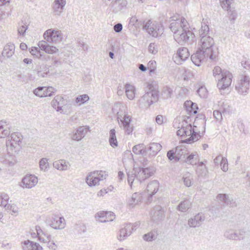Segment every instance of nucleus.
I'll list each match as a JSON object with an SVG mask.
<instances>
[{
  "label": "nucleus",
  "mask_w": 250,
  "mask_h": 250,
  "mask_svg": "<svg viewBox=\"0 0 250 250\" xmlns=\"http://www.w3.org/2000/svg\"><path fill=\"white\" fill-rule=\"evenodd\" d=\"M125 109V106L120 107V111L117 113V118L120 127L124 129L127 134H130L133 130V127L131 125V118L123 111Z\"/></svg>",
  "instance_id": "39448f33"
},
{
  "label": "nucleus",
  "mask_w": 250,
  "mask_h": 250,
  "mask_svg": "<svg viewBox=\"0 0 250 250\" xmlns=\"http://www.w3.org/2000/svg\"><path fill=\"white\" fill-rule=\"evenodd\" d=\"M66 0H54L53 11L55 15L60 16L63 12L66 5Z\"/></svg>",
  "instance_id": "5701e85b"
},
{
  "label": "nucleus",
  "mask_w": 250,
  "mask_h": 250,
  "mask_svg": "<svg viewBox=\"0 0 250 250\" xmlns=\"http://www.w3.org/2000/svg\"><path fill=\"white\" fill-rule=\"evenodd\" d=\"M191 207V202L189 200L186 199L181 201L177 207V210L185 212Z\"/></svg>",
  "instance_id": "f704fd0d"
},
{
  "label": "nucleus",
  "mask_w": 250,
  "mask_h": 250,
  "mask_svg": "<svg viewBox=\"0 0 250 250\" xmlns=\"http://www.w3.org/2000/svg\"><path fill=\"white\" fill-rule=\"evenodd\" d=\"M157 231L154 230L143 235V239L146 241H152L157 238Z\"/></svg>",
  "instance_id": "a18cd8bd"
},
{
  "label": "nucleus",
  "mask_w": 250,
  "mask_h": 250,
  "mask_svg": "<svg viewBox=\"0 0 250 250\" xmlns=\"http://www.w3.org/2000/svg\"><path fill=\"white\" fill-rule=\"evenodd\" d=\"M209 30L208 25H202L201 28L199 30L200 42L199 44L200 45V48L199 49L207 54V58L212 61H215L218 53V48L214 46V42L213 38L208 35Z\"/></svg>",
  "instance_id": "f257e3e1"
},
{
  "label": "nucleus",
  "mask_w": 250,
  "mask_h": 250,
  "mask_svg": "<svg viewBox=\"0 0 250 250\" xmlns=\"http://www.w3.org/2000/svg\"><path fill=\"white\" fill-rule=\"evenodd\" d=\"M131 223L126 224L123 228L119 230L117 236L118 240L120 241H122L126 239L127 237L131 234Z\"/></svg>",
  "instance_id": "cd10ccee"
},
{
  "label": "nucleus",
  "mask_w": 250,
  "mask_h": 250,
  "mask_svg": "<svg viewBox=\"0 0 250 250\" xmlns=\"http://www.w3.org/2000/svg\"><path fill=\"white\" fill-rule=\"evenodd\" d=\"M159 188V183L157 180H153L148 184L146 190L148 193V199L150 200L152 196L158 191Z\"/></svg>",
  "instance_id": "a878e982"
},
{
  "label": "nucleus",
  "mask_w": 250,
  "mask_h": 250,
  "mask_svg": "<svg viewBox=\"0 0 250 250\" xmlns=\"http://www.w3.org/2000/svg\"><path fill=\"white\" fill-rule=\"evenodd\" d=\"M205 220V216L202 213H199L193 218H190L188 221V224L190 227L195 228L200 226Z\"/></svg>",
  "instance_id": "412c9836"
},
{
  "label": "nucleus",
  "mask_w": 250,
  "mask_h": 250,
  "mask_svg": "<svg viewBox=\"0 0 250 250\" xmlns=\"http://www.w3.org/2000/svg\"><path fill=\"white\" fill-rule=\"evenodd\" d=\"M9 200V197L7 194L4 192L0 193V206L4 207Z\"/></svg>",
  "instance_id": "864d4df0"
},
{
  "label": "nucleus",
  "mask_w": 250,
  "mask_h": 250,
  "mask_svg": "<svg viewBox=\"0 0 250 250\" xmlns=\"http://www.w3.org/2000/svg\"><path fill=\"white\" fill-rule=\"evenodd\" d=\"M250 77L247 74L242 75L240 80L235 85V90L239 94L245 96L248 93L250 88Z\"/></svg>",
  "instance_id": "6e6552de"
},
{
  "label": "nucleus",
  "mask_w": 250,
  "mask_h": 250,
  "mask_svg": "<svg viewBox=\"0 0 250 250\" xmlns=\"http://www.w3.org/2000/svg\"><path fill=\"white\" fill-rule=\"evenodd\" d=\"M222 112L218 110H215L213 111V117L217 121L220 122L222 120Z\"/></svg>",
  "instance_id": "e2e57ef3"
},
{
  "label": "nucleus",
  "mask_w": 250,
  "mask_h": 250,
  "mask_svg": "<svg viewBox=\"0 0 250 250\" xmlns=\"http://www.w3.org/2000/svg\"><path fill=\"white\" fill-rule=\"evenodd\" d=\"M47 238L48 240L47 244L48 248L52 250H56L57 246L53 241H50L51 236L50 235H47Z\"/></svg>",
  "instance_id": "338daca9"
},
{
  "label": "nucleus",
  "mask_w": 250,
  "mask_h": 250,
  "mask_svg": "<svg viewBox=\"0 0 250 250\" xmlns=\"http://www.w3.org/2000/svg\"><path fill=\"white\" fill-rule=\"evenodd\" d=\"M176 154V162L179 161L182 155H184L187 151L186 148L182 146H178L174 149Z\"/></svg>",
  "instance_id": "79ce46f5"
},
{
  "label": "nucleus",
  "mask_w": 250,
  "mask_h": 250,
  "mask_svg": "<svg viewBox=\"0 0 250 250\" xmlns=\"http://www.w3.org/2000/svg\"><path fill=\"white\" fill-rule=\"evenodd\" d=\"M62 100V97L59 96H56L54 99L51 102L52 106L57 110V108L58 107L59 104H58L59 101Z\"/></svg>",
  "instance_id": "052dcab7"
},
{
  "label": "nucleus",
  "mask_w": 250,
  "mask_h": 250,
  "mask_svg": "<svg viewBox=\"0 0 250 250\" xmlns=\"http://www.w3.org/2000/svg\"><path fill=\"white\" fill-rule=\"evenodd\" d=\"M205 117L204 115L198 114L194 122V124H196V122L198 119L201 120V124L204 125V130L203 131L202 134L205 132L206 121L205 120Z\"/></svg>",
  "instance_id": "4d7b16f0"
},
{
  "label": "nucleus",
  "mask_w": 250,
  "mask_h": 250,
  "mask_svg": "<svg viewBox=\"0 0 250 250\" xmlns=\"http://www.w3.org/2000/svg\"><path fill=\"white\" fill-rule=\"evenodd\" d=\"M115 214L111 211H102L96 214V217L99 218V221L102 223L110 222L115 219Z\"/></svg>",
  "instance_id": "aec40b11"
},
{
  "label": "nucleus",
  "mask_w": 250,
  "mask_h": 250,
  "mask_svg": "<svg viewBox=\"0 0 250 250\" xmlns=\"http://www.w3.org/2000/svg\"><path fill=\"white\" fill-rule=\"evenodd\" d=\"M147 159H144L143 167L139 168V171L137 174L133 170L126 172L128 183L131 188L132 187L134 182L135 183L136 182L142 183L146 179L153 175L155 172V167L152 166H147Z\"/></svg>",
  "instance_id": "7ed1b4c3"
},
{
  "label": "nucleus",
  "mask_w": 250,
  "mask_h": 250,
  "mask_svg": "<svg viewBox=\"0 0 250 250\" xmlns=\"http://www.w3.org/2000/svg\"><path fill=\"white\" fill-rule=\"evenodd\" d=\"M199 156L197 152L190 154L186 159V162L192 165H197L200 162Z\"/></svg>",
  "instance_id": "473e14b6"
},
{
  "label": "nucleus",
  "mask_w": 250,
  "mask_h": 250,
  "mask_svg": "<svg viewBox=\"0 0 250 250\" xmlns=\"http://www.w3.org/2000/svg\"><path fill=\"white\" fill-rule=\"evenodd\" d=\"M220 166L221 167L222 170L223 171L226 172L228 170V164L227 158L225 157L222 158L221 161L220 162Z\"/></svg>",
  "instance_id": "bf43d9fd"
},
{
  "label": "nucleus",
  "mask_w": 250,
  "mask_h": 250,
  "mask_svg": "<svg viewBox=\"0 0 250 250\" xmlns=\"http://www.w3.org/2000/svg\"><path fill=\"white\" fill-rule=\"evenodd\" d=\"M38 183V178L34 175H27L22 180L21 183L23 187L31 188L34 187Z\"/></svg>",
  "instance_id": "f3484780"
},
{
  "label": "nucleus",
  "mask_w": 250,
  "mask_h": 250,
  "mask_svg": "<svg viewBox=\"0 0 250 250\" xmlns=\"http://www.w3.org/2000/svg\"><path fill=\"white\" fill-rule=\"evenodd\" d=\"M97 172L93 171L89 173L86 176L85 182L89 187L95 186L99 184Z\"/></svg>",
  "instance_id": "c85d7f7f"
},
{
  "label": "nucleus",
  "mask_w": 250,
  "mask_h": 250,
  "mask_svg": "<svg viewBox=\"0 0 250 250\" xmlns=\"http://www.w3.org/2000/svg\"><path fill=\"white\" fill-rule=\"evenodd\" d=\"M159 97V91H146L145 94L142 97L141 101L144 102L148 104L149 106L153 103L156 102Z\"/></svg>",
  "instance_id": "ddd939ff"
},
{
  "label": "nucleus",
  "mask_w": 250,
  "mask_h": 250,
  "mask_svg": "<svg viewBox=\"0 0 250 250\" xmlns=\"http://www.w3.org/2000/svg\"><path fill=\"white\" fill-rule=\"evenodd\" d=\"M15 45L13 43H9L6 44L2 52L1 55L9 58L13 56L15 52Z\"/></svg>",
  "instance_id": "2f4dec72"
},
{
  "label": "nucleus",
  "mask_w": 250,
  "mask_h": 250,
  "mask_svg": "<svg viewBox=\"0 0 250 250\" xmlns=\"http://www.w3.org/2000/svg\"><path fill=\"white\" fill-rule=\"evenodd\" d=\"M142 27L143 29L145 30L148 34L155 38L161 36L164 32L163 25L158 21H153L151 20L146 21H144Z\"/></svg>",
  "instance_id": "423d86ee"
},
{
  "label": "nucleus",
  "mask_w": 250,
  "mask_h": 250,
  "mask_svg": "<svg viewBox=\"0 0 250 250\" xmlns=\"http://www.w3.org/2000/svg\"><path fill=\"white\" fill-rule=\"evenodd\" d=\"M169 21L171 23L169 28L174 34L182 29L183 27L188 24L186 19L183 17H180L179 15L170 17Z\"/></svg>",
  "instance_id": "1a4fd4ad"
},
{
  "label": "nucleus",
  "mask_w": 250,
  "mask_h": 250,
  "mask_svg": "<svg viewBox=\"0 0 250 250\" xmlns=\"http://www.w3.org/2000/svg\"><path fill=\"white\" fill-rule=\"evenodd\" d=\"M89 100V97L87 94L79 95L76 98L75 102L79 105L84 104Z\"/></svg>",
  "instance_id": "de8ad7c7"
},
{
  "label": "nucleus",
  "mask_w": 250,
  "mask_h": 250,
  "mask_svg": "<svg viewBox=\"0 0 250 250\" xmlns=\"http://www.w3.org/2000/svg\"><path fill=\"white\" fill-rule=\"evenodd\" d=\"M184 107L187 114L189 115V117L191 115H195L197 113V104L191 101H186L184 104Z\"/></svg>",
  "instance_id": "393cba45"
},
{
  "label": "nucleus",
  "mask_w": 250,
  "mask_h": 250,
  "mask_svg": "<svg viewBox=\"0 0 250 250\" xmlns=\"http://www.w3.org/2000/svg\"><path fill=\"white\" fill-rule=\"evenodd\" d=\"M224 236L230 240H237V239H243V237L242 238L239 237L238 236V232L235 231L234 230L231 229H229L226 230L224 233Z\"/></svg>",
  "instance_id": "c9c22d12"
},
{
  "label": "nucleus",
  "mask_w": 250,
  "mask_h": 250,
  "mask_svg": "<svg viewBox=\"0 0 250 250\" xmlns=\"http://www.w3.org/2000/svg\"><path fill=\"white\" fill-rule=\"evenodd\" d=\"M217 198L227 205L233 206L235 204L234 201L232 199L230 200L226 194H219L217 195Z\"/></svg>",
  "instance_id": "ea45409f"
},
{
  "label": "nucleus",
  "mask_w": 250,
  "mask_h": 250,
  "mask_svg": "<svg viewBox=\"0 0 250 250\" xmlns=\"http://www.w3.org/2000/svg\"><path fill=\"white\" fill-rule=\"evenodd\" d=\"M40 50H42L40 47L39 49L37 47L35 46L32 47L29 49L30 53L35 57L44 61H47L49 59V56L46 54V53L42 52Z\"/></svg>",
  "instance_id": "b1692460"
},
{
  "label": "nucleus",
  "mask_w": 250,
  "mask_h": 250,
  "mask_svg": "<svg viewBox=\"0 0 250 250\" xmlns=\"http://www.w3.org/2000/svg\"><path fill=\"white\" fill-rule=\"evenodd\" d=\"M165 208L159 205L155 206L150 213L151 219L156 222L163 220L165 217Z\"/></svg>",
  "instance_id": "f8f14e48"
},
{
  "label": "nucleus",
  "mask_w": 250,
  "mask_h": 250,
  "mask_svg": "<svg viewBox=\"0 0 250 250\" xmlns=\"http://www.w3.org/2000/svg\"><path fill=\"white\" fill-rule=\"evenodd\" d=\"M53 166L56 169L61 170H66L68 168L67 165L65 164V162L62 160L54 162Z\"/></svg>",
  "instance_id": "49530a36"
},
{
  "label": "nucleus",
  "mask_w": 250,
  "mask_h": 250,
  "mask_svg": "<svg viewBox=\"0 0 250 250\" xmlns=\"http://www.w3.org/2000/svg\"><path fill=\"white\" fill-rule=\"evenodd\" d=\"M148 49L150 53L156 54L158 52V45L155 42H151L149 44Z\"/></svg>",
  "instance_id": "6e6d98bb"
},
{
  "label": "nucleus",
  "mask_w": 250,
  "mask_h": 250,
  "mask_svg": "<svg viewBox=\"0 0 250 250\" xmlns=\"http://www.w3.org/2000/svg\"><path fill=\"white\" fill-rule=\"evenodd\" d=\"M48 159L46 158H42L40 160L39 165L40 167L42 170L45 171L47 170V168L49 167Z\"/></svg>",
  "instance_id": "3c124183"
},
{
  "label": "nucleus",
  "mask_w": 250,
  "mask_h": 250,
  "mask_svg": "<svg viewBox=\"0 0 250 250\" xmlns=\"http://www.w3.org/2000/svg\"><path fill=\"white\" fill-rule=\"evenodd\" d=\"M33 93L40 97H51L54 93V88L51 86H39L34 90Z\"/></svg>",
  "instance_id": "4468645a"
},
{
  "label": "nucleus",
  "mask_w": 250,
  "mask_h": 250,
  "mask_svg": "<svg viewBox=\"0 0 250 250\" xmlns=\"http://www.w3.org/2000/svg\"><path fill=\"white\" fill-rule=\"evenodd\" d=\"M127 3L126 0H116L113 3V6L117 11H119L125 7Z\"/></svg>",
  "instance_id": "37998d69"
},
{
  "label": "nucleus",
  "mask_w": 250,
  "mask_h": 250,
  "mask_svg": "<svg viewBox=\"0 0 250 250\" xmlns=\"http://www.w3.org/2000/svg\"><path fill=\"white\" fill-rule=\"evenodd\" d=\"M21 24H21L18 28V34L20 35L23 36L28 29V26L26 25V24L23 23V21H22Z\"/></svg>",
  "instance_id": "13d9d810"
},
{
  "label": "nucleus",
  "mask_w": 250,
  "mask_h": 250,
  "mask_svg": "<svg viewBox=\"0 0 250 250\" xmlns=\"http://www.w3.org/2000/svg\"><path fill=\"white\" fill-rule=\"evenodd\" d=\"M49 72L48 66L46 64H42L40 66L38 70V75L42 77H45Z\"/></svg>",
  "instance_id": "c03bdc74"
},
{
  "label": "nucleus",
  "mask_w": 250,
  "mask_h": 250,
  "mask_svg": "<svg viewBox=\"0 0 250 250\" xmlns=\"http://www.w3.org/2000/svg\"><path fill=\"white\" fill-rule=\"evenodd\" d=\"M222 109L223 114H229L232 112V107L230 106L227 103L223 102L221 105Z\"/></svg>",
  "instance_id": "603ef678"
},
{
  "label": "nucleus",
  "mask_w": 250,
  "mask_h": 250,
  "mask_svg": "<svg viewBox=\"0 0 250 250\" xmlns=\"http://www.w3.org/2000/svg\"><path fill=\"white\" fill-rule=\"evenodd\" d=\"M132 151L135 154H140L146 156V150L144 144H140L134 146L132 148Z\"/></svg>",
  "instance_id": "4c0bfd02"
},
{
  "label": "nucleus",
  "mask_w": 250,
  "mask_h": 250,
  "mask_svg": "<svg viewBox=\"0 0 250 250\" xmlns=\"http://www.w3.org/2000/svg\"><path fill=\"white\" fill-rule=\"evenodd\" d=\"M212 73L215 79H218L217 86L221 94L228 93L232 82V74L227 70H222L218 66L214 67Z\"/></svg>",
  "instance_id": "20e7f679"
},
{
  "label": "nucleus",
  "mask_w": 250,
  "mask_h": 250,
  "mask_svg": "<svg viewBox=\"0 0 250 250\" xmlns=\"http://www.w3.org/2000/svg\"><path fill=\"white\" fill-rule=\"evenodd\" d=\"M89 130L88 126H80L75 131L73 132L71 138L74 141H81L84 137L85 133Z\"/></svg>",
  "instance_id": "a211bd4d"
},
{
  "label": "nucleus",
  "mask_w": 250,
  "mask_h": 250,
  "mask_svg": "<svg viewBox=\"0 0 250 250\" xmlns=\"http://www.w3.org/2000/svg\"><path fill=\"white\" fill-rule=\"evenodd\" d=\"M189 56V52L186 47H180L178 50L175 56L174 57V62L178 64H180L185 61Z\"/></svg>",
  "instance_id": "2eb2a0df"
},
{
  "label": "nucleus",
  "mask_w": 250,
  "mask_h": 250,
  "mask_svg": "<svg viewBox=\"0 0 250 250\" xmlns=\"http://www.w3.org/2000/svg\"><path fill=\"white\" fill-rule=\"evenodd\" d=\"M167 157L170 161L174 160L176 161V154L174 149L169 150L167 152Z\"/></svg>",
  "instance_id": "0e129e2a"
},
{
  "label": "nucleus",
  "mask_w": 250,
  "mask_h": 250,
  "mask_svg": "<svg viewBox=\"0 0 250 250\" xmlns=\"http://www.w3.org/2000/svg\"><path fill=\"white\" fill-rule=\"evenodd\" d=\"M4 208H5L6 210L12 211V212L15 213H17L18 211V208L15 205L8 204V202L4 205Z\"/></svg>",
  "instance_id": "680f3d73"
},
{
  "label": "nucleus",
  "mask_w": 250,
  "mask_h": 250,
  "mask_svg": "<svg viewBox=\"0 0 250 250\" xmlns=\"http://www.w3.org/2000/svg\"><path fill=\"white\" fill-rule=\"evenodd\" d=\"M173 90L171 88L168 86H165L164 87L162 92V95L163 98L167 99L168 98H171Z\"/></svg>",
  "instance_id": "09e8293b"
},
{
  "label": "nucleus",
  "mask_w": 250,
  "mask_h": 250,
  "mask_svg": "<svg viewBox=\"0 0 250 250\" xmlns=\"http://www.w3.org/2000/svg\"><path fill=\"white\" fill-rule=\"evenodd\" d=\"M22 140V136L21 133L19 132H13L11 135V140L6 141V146L15 147V145H18L20 146Z\"/></svg>",
  "instance_id": "4be33fe9"
},
{
  "label": "nucleus",
  "mask_w": 250,
  "mask_h": 250,
  "mask_svg": "<svg viewBox=\"0 0 250 250\" xmlns=\"http://www.w3.org/2000/svg\"><path fill=\"white\" fill-rule=\"evenodd\" d=\"M95 172H97V175L98 177V180H99V182L101 180H103L105 179L106 174L105 171H103L102 170L100 171H95Z\"/></svg>",
  "instance_id": "774afa93"
},
{
  "label": "nucleus",
  "mask_w": 250,
  "mask_h": 250,
  "mask_svg": "<svg viewBox=\"0 0 250 250\" xmlns=\"http://www.w3.org/2000/svg\"><path fill=\"white\" fill-rule=\"evenodd\" d=\"M197 93L202 98H206L208 96V91L204 86H200L197 90Z\"/></svg>",
  "instance_id": "5fc2aeb1"
},
{
  "label": "nucleus",
  "mask_w": 250,
  "mask_h": 250,
  "mask_svg": "<svg viewBox=\"0 0 250 250\" xmlns=\"http://www.w3.org/2000/svg\"><path fill=\"white\" fill-rule=\"evenodd\" d=\"M228 11L227 16L223 19V25L230 32L234 31V22L237 17V12L230 8Z\"/></svg>",
  "instance_id": "9b49d317"
},
{
  "label": "nucleus",
  "mask_w": 250,
  "mask_h": 250,
  "mask_svg": "<svg viewBox=\"0 0 250 250\" xmlns=\"http://www.w3.org/2000/svg\"><path fill=\"white\" fill-rule=\"evenodd\" d=\"M162 148L161 144L158 143H150L147 146H145L146 156L149 158L155 156Z\"/></svg>",
  "instance_id": "dca6fc26"
},
{
  "label": "nucleus",
  "mask_w": 250,
  "mask_h": 250,
  "mask_svg": "<svg viewBox=\"0 0 250 250\" xmlns=\"http://www.w3.org/2000/svg\"><path fill=\"white\" fill-rule=\"evenodd\" d=\"M135 87L130 84H126L125 85V92L127 98L129 100H133L135 97Z\"/></svg>",
  "instance_id": "a19ab883"
},
{
  "label": "nucleus",
  "mask_w": 250,
  "mask_h": 250,
  "mask_svg": "<svg viewBox=\"0 0 250 250\" xmlns=\"http://www.w3.org/2000/svg\"><path fill=\"white\" fill-rule=\"evenodd\" d=\"M113 187L111 186L107 188H103L101 189L97 193L98 196H102L107 193L109 191H111Z\"/></svg>",
  "instance_id": "69168bd1"
},
{
  "label": "nucleus",
  "mask_w": 250,
  "mask_h": 250,
  "mask_svg": "<svg viewBox=\"0 0 250 250\" xmlns=\"http://www.w3.org/2000/svg\"><path fill=\"white\" fill-rule=\"evenodd\" d=\"M206 58H207V54H205L203 51L198 49L195 53L191 56L190 59L196 66H199Z\"/></svg>",
  "instance_id": "6ab92c4d"
},
{
  "label": "nucleus",
  "mask_w": 250,
  "mask_h": 250,
  "mask_svg": "<svg viewBox=\"0 0 250 250\" xmlns=\"http://www.w3.org/2000/svg\"><path fill=\"white\" fill-rule=\"evenodd\" d=\"M234 0H219L221 7L224 10H229L231 7V4Z\"/></svg>",
  "instance_id": "8fccbe9b"
},
{
  "label": "nucleus",
  "mask_w": 250,
  "mask_h": 250,
  "mask_svg": "<svg viewBox=\"0 0 250 250\" xmlns=\"http://www.w3.org/2000/svg\"><path fill=\"white\" fill-rule=\"evenodd\" d=\"M109 143L110 145L113 148L118 146V141L116 136V131L112 128L109 131Z\"/></svg>",
  "instance_id": "58836bf2"
},
{
  "label": "nucleus",
  "mask_w": 250,
  "mask_h": 250,
  "mask_svg": "<svg viewBox=\"0 0 250 250\" xmlns=\"http://www.w3.org/2000/svg\"><path fill=\"white\" fill-rule=\"evenodd\" d=\"M23 250H42V247L38 243L29 240L22 242Z\"/></svg>",
  "instance_id": "bb28decb"
},
{
  "label": "nucleus",
  "mask_w": 250,
  "mask_h": 250,
  "mask_svg": "<svg viewBox=\"0 0 250 250\" xmlns=\"http://www.w3.org/2000/svg\"><path fill=\"white\" fill-rule=\"evenodd\" d=\"M86 227L83 223L79 222L74 226L73 231L75 235H81L86 231Z\"/></svg>",
  "instance_id": "e433bc0d"
},
{
  "label": "nucleus",
  "mask_w": 250,
  "mask_h": 250,
  "mask_svg": "<svg viewBox=\"0 0 250 250\" xmlns=\"http://www.w3.org/2000/svg\"><path fill=\"white\" fill-rule=\"evenodd\" d=\"M43 37L46 41L42 40L38 43L39 47L42 51L48 54H53L58 51L56 47L50 45L48 42L57 43L62 40V37L60 31L52 29H48L44 32Z\"/></svg>",
  "instance_id": "f03ea898"
},
{
  "label": "nucleus",
  "mask_w": 250,
  "mask_h": 250,
  "mask_svg": "<svg viewBox=\"0 0 250 250\" xmlns=\"http://www.w3.org/2000/svg\"><path fill=\"white\" fill-rule=\"evenodd\" d=\"M65 220L63 217H59L58 219H53L50 226L55 229H62L65 227Z\"/></svg>",
  "instance_id": "c756f323"
},
{
  "label": "nucleus",
  "mask_w": 250,
  "mask_h": 250,
  "mask_svg": "<svg viewBox=\"0 0 250 250\" xmlns=\"http://www.w3.org/2000/svg\"><path fill=\"white\" fill-rule=\"evenodd\" d=\"M142 200V196L141 194L137 192L134 193L128 201V205L130 208H134L136 205H138Z\"/></svg>",
  "instance_id": "7c9ffc66"
},
{
  "label": "nucleus",
  "mask_w": 250,
  "mask_h": 250,
  "mask_svg": "<svg viewBox=\"0 0 250 250\" xmlns=\"http://www.w3.org/2000/svg\"><path fill=\"white\" fill-rule=\"evenodd\" d=\"M183 28L179 31L174 33L173 35L175 41L181 45L192 42L195 36L192 31L189 29L188 24Z\"/></svg>",
  "instance_id": "0eeeda50"
},
{
  "label": "nucleus",
  "mask_w": 250,
  "mask_h": 250,
  "mask_svg": "<svg viewBox=\"0 0 250 250\" xmlns=\"http://www.w3.org/2000/svg\"><path fill=\"white\" fill-rule=\"evenodd\" d=\"M182 127L184 128L187 134V136H189L188 138L184 140V142L188 144H191L198 141L201 137L200 132H196L195 131L194 127H197V126L194 124L193 127L190 124L184 126L183 125H181Z\"/></svg>",
  "instance_id": "9d476101"
},
{
  "label": "nucleus",
  "mask_w": 250,
  "mask_h": 250,
  "mask_svg": "<svg viewBox=\"0 0 250 250\" xmlns=\"http://www.w3.org/2000/svg\"><path fill=\"white\" fill-rule=\"evenodd\" d=\"M207 162V160H204V161L200 162L197 165V168L196 171L202 177H205L208 172V168L206 166Z\"/></svg>",
  "instance_id": "72a5a7b5"
}]
</instances>
